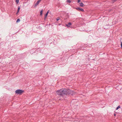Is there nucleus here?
I'll return each mask as SVG.
<instances>
[{"label": "nucleus", "mask_w": 122, "mask_h": 122, "mask_svg": "<svg viewBox=\"0 0 122 122\" xmlns=\"http://www.w3.org/2000/svg\"><path fill=\"white\" fill-rule=\"evenodd\" d=\"M57 94L61 97H63L64 95L71 94L73 95L75 94L74 91H71L70 89H61L56 92Z\"/></svg>", "instance_id": "obj_1"}, {"label": "nucleus", "mask_w": 122, "mask_h": 122, "mask_svg": "<svg viewBox=\"0 0 122 122\" xmlns=\"http://www.w3.org/2000/svg\"><path fill=\"white\" fill-rule=\"evenodd\" d=\"M24 92V91L22 90L18 89L15 91L16 93L17 94H20Z\"/></svg>", "instance_id": "obj_2"}, {"label": "nucleus", "mask_w": 122, "mask_h": 122, "mask_svg": "<svg viewBox=\"0 0 122 122\" xmlns=\"http://www.w3.org/2000/svg\"><path fill=\"white\" fill-rule=\"evenodd\" d=\"M75 8L76 10H80L82 12H83L84 11L83 9L79 7L76 8Z\"/></svg>", "instance_id": "obj_3"}, {"label": "nucleus", "mask_w": 122, "mask_h": 122, "mask_svg": "<svg viewBox=\"0 0 122 122\" xmlns=\"http://www.w3.org/2000/svg\"><path fill=\"white\" fill-rule=\"evenodd\" d=\"M41 0H38L35 4V6H36L37 5H38Z\"/></svg>", "instance_id": "obj_4"}, {"label": "nucleus", "mask_w": 122, "mask_h": 122, "mask_svg": "<svg viewBox=\"0 0 122 122\" xmlns=\"http://www.w3.org/2000/svg\"><path fill=\"white\" fill-rule=\"evenodd\" d=\"M20 7H18V10H17V12L16 13V14H18V13L19 12V11L20 10Z\"/></svg>", "instance_id": "obj_5"}, {"label": "nucleus", "mask_w": 122, "mask_h": 122, "mask_svg": "<svg viewBox=\"0 0 122 122\" xmlns=\"http://www.w3.org/2000/svg\"><path fill=\"white\" fill-rule=\"evenodd\" d=\"M80 6L81 7H83V5H84L82 3H80Z\"/></svg>", "instance_id": "obj_6"}, {"label": "nucleus", "mask_w": 122, "mask_h": 122, "mask_svg": "<svg viewBox=\"0 0 122 122\" xmlns=\"http://www.w3.org/2000/svg\"><path fill=\"white\" fill-rule=\"evenodd\" d=\"M71 25V22H69L68 23V24L66 25V26L67 27H70V25Z\"/></svg>", "instance_id": "obj_7"}, {"label": "nucleus", "mask_w": 122, "mask_h": 122, "mask_svg": "<svg viewBox=\"0 0 122 122\" xmlns=\"http://www.w3.org/2000/svg\"><path fill=\"white\" fill-rule=\"evenodd\" d=\"M48 14H47V13H46L45 15V16H44V19H45L46 17H47V15H48Z\"/></svg>", "instance_id": "obj_8"}, {"label": "nucleus", "mask_w": 122, "mask_h": 122, "mask_svg": "<svg viewBox=\"0 0 122 122\" xmlns=\"http://www.w3.org/2000/svg\"><path fill=\"white\" fill-rule=\"evenodd\" d=\"M71 2V1L70 0H67V2L69 3H70Z\"/></svg>", "instance_id": "obj_9"}, {"label": "nucleus", "mask_w": 122, "mask_h": 122, "mask_svg": "<svg viewBox=\"0 0 122 122\" xmlns=\"http://www.w3.org/2000/svg\"><path fill=\"white\" fill-rule=\"evenodd\" d=\"M20 19H18L17 20H16V22H20Z\"/></svg>", "instance_id": "obj_10"}, {"label": "nucleus", "mask_w": 122, "mask_h": 122, "mask_svg": "<svg viewBox=\"0 0 122 122\" xmlns=\"http://www.w3.org/2000/svg\"><path fill=\"white\" fill-rule=\"evenodd\" d=\"M120 106H118L116 108V110H117L119 108H120Z\"/></svg>", "instance_id": "obj_11"}, {"label": "nucleus", "mask_w": 122, "mask_h": 122, "mask_svg": "<svg viewBox=\"0 0 122 122\" xmlns=\"http://www.w3.org/2000/svg\"><path fill=\"white\" fill-rule=\"evenodd\" d=\"M19 0H15V1L17 4H18L19 2Z\"/></svg>", "instance_id": "obj_12"}, {"label": "nucleus", "mask_w": 122, "mask_h": 122, "mask_svg": "<svg viewBox=\"0 0 122 122\" xmlns=\"http://www.w3.org/2000/svg\"><path fill=\"white\" fill-rule=\"evenodd\" d=\"M117 0H112V3H114V2L116 1Z\"/></svg>", "instance_id": "obj_13"}, {"label": "nucleus", "mask_w": 122, "mask_h": 122, "mask_svg": "<svg viewBox=\"0 0 122 122\" xmlns=\"http://www.w3.org/2000/svg\"><path fill=\"white\" fill-rule=\"evenodd\" d=\"M43 10L40 11V15H41L42 13Z\"/></svg>", "instance_id": "obj_14"}, {"label": "nucleus", "mask_w": 122, "mask_h": 122, "mask_svg": "<svg viewBox=\"0 0 122 122\" xmlns=\"http://www.w3.org/2000/svg\"><path fill=\"white\" fill-rule=\"evenodd\" d=\"M60 20V18L59 17H57L56 18V20L58 21Z\"/></svg>", "instance_id": "obj_15"}, {"label": "nucleus", "mask_w": 122, "mask_h": 122, "mask_svg": "<svg viewBox=\"0 0 122 122\" xmlns=\"http://www.w3.org/2000/svg\"><path fill=\"white\" fill-rule=\"evenodd\" d=\"M81 0H78V3H79L80 1Z\"/></svg>", "instance_id": "obj_16"}, {"label": "nucleus", "mask_w": 122, "mask_h": 122, "mask_svg": "<svg viewBox=\"0 0 122 122\" xmlns=\"http://www.w3.org/2000/svg\"><path fill=\"white\" fill-rule=\"evenodd\" d=\"M121 48H122V42H121Z\"/></svg>", "instance_id": "obj_17"}, {"label": "nucleus", "mask_w": 122, "mask_h": 122, "mask_svg": "<svg viewBox=\"0 0 122 122\" xmlns=\"http://www.w3.org/2000/svg\"><path fill=\"white\" fill-rule=\"evenodd\" d=\"M49 12V10H48L47 12L46 13H47V14H48V13Z\"/></svg>", "instance_id": "obj_18"}, {"label": "nucleus", "mask_w": 122, "mask_h": 122, "mask_svg": "<svg viewBox=\"0 0 122 122\" xmlns=\"http://www.w3.org/2000/svg\"><path fill=\"white\" fill-rule=\"evenodd\" d=\"M114 116H115V115H116L115 114H114Z\"/></svg>", "instance_id": "obj_19"}, {"label": "nucleus", "mask_w": 122, "mask_h": 122, "mask_svg": "<svg viewBox=\"0 0 122 122\" xmlns=\"http://www.w3.org/2000/svg\"><path fill=\"white\" fill-rule=\"evenodd\" d=\"M89 47H90V46H89Z\"/></svg>", "instance_id": "obj_20"}]
</instances>
